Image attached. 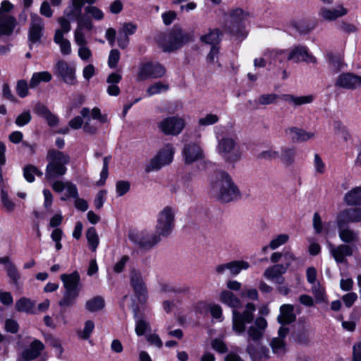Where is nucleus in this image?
I'll list each match as a JSON object with an SVG mask.
<instances>
[{
  "label": "nucleus",
  "mask_w": 361,
  "mask_h": 361,
  "mask_svg": "<svg viewBox=\"0 0 361 361\" xmlns=\"http://www.w3.org/2000/svg\"><path fill=\"white\" fill-rule=\"evenodd\" d=\"M220 300L233 308V330L238 334H241L245 331V325L254 320V312L256 310L253 303H247L245 310L243 312L236 309L241 307V302L232 292L225 290L220 294Z\"/></svg>",
  "instance_id": "f257e3e1"
},
{
  "label": "nucleus",
  "mask_w": 361,
  "mask_h": 361,
  "mask_svg": "<svg viewBox=\"0 0 361 361\" xmlns=\"http://www.w3.org/2000/svg\"><path fill=\"white\" fill-rule=\"evenodd\" d=\"M267 327V320L259 317L255 320L254 324L247 329L246 352L249 354L252 361H266L269 358L268 348L259 342L264 336Z\"/></svg>",
  "instance_id": "f03ea898"
},
{
  "label": "nucleus",
  "mask_w": 361,
  "mask_h": 361,
  "mask_svg": "<svg viewBox=\"0 0 361 361\" xmlns=\"http://www.w3.org/2000/svg\"><path fill=\"white\" fill-rule=\"evenodd\" d=\"M211 195L221 202L227 203L238 200L241 195L231 177L224 171L220 172L212 184Z\"/></svg>",
  "instance_id": "7ed1b4c3"
},
{
  "label": "nucleus",
  "mask_w": 361,
  "mask_h": 361,
  "mask_svg": "<svg viewBox=\"0 0 361 361\" xmlns=\"http://www.w3.org/2000/svg\"><path fill=\"white\" fill-rule=\"evenodd\" d=\"M48 164L46 167L45 178L54 180L63 176L67 171L66 165L70 163L71 158L68 154L55 149L47 152L46 157Z\"/></svg>",
  "instance_id": "20e7f679"
},
{
  "label": "nucleus",
  "mask_w": 361,
  "mask_h": 361,
  "mask_svg": "<svg viewBox=\"0 0 361 361\" xmlns=\"http://www.w3.org/2000/svg\"><path fill=\"white\" fill-rule=\"evenodd\" d=\"M192 33L186 32L180 27H174L168 35H161L157 39V44L164 52H171L180 49L184 44L193 41Z\"/></svg>",
  "instance_id": "39448f33"
},
{
  "label": "nucleus",
  "mask_w": 361,
  "mask_h": 361,
  "mask_svg": "<svg viewBox=\"0 0 361 361\" xmlns=\"http://www.w3.org/2000/svg\"><path fill=\"white\" fill-rule=\"evenodd\" d=\"M281 99L286 102H288L289 104H293L294 106L310 104L313 101V96L312 95H306V96H300L296 97L293 94H285L281 96L275 94V93H269V94H262L259 96L257 100L253 102L249 101L250 104H253L255 108H258L259 105H270L276 104L278 99Z\"/></svg>",
  "instance_id": "423d86ee"
},
{
  "label": "nucleus",
  "mask_w": 361,
  "mask_h": 361,
  "mask_svg": "<svg viewBox=\"0 0 361 361\" xmlns=\"http://www.w3.org/2000/svg\"><path fill=\"white\" fill-rule=\"evenodd\" d=\"M216 149L224 160L230 164L236 163L242 157V152L236 137H222L218 142Z\"/></svg>",
  "instance_id": "0eeeda50"
},
{
  "label": "nucleus",
  "mask_w": 361,
  "mask_h": 361,
  "mask_svg": "<svg viewBox=\"0 0 361 361\" xmlns=\"http://www.w3.org/2000/svg\"><path fill=\"white\" fill-rule=\"evenodd\" d=\"M128 238L135 245L144 251L152 250L161 240V237L156 231L152 232L145 229L130 231Z\"/></svg>",
  "instance_id": "6e6552de"
},
{
  "label": "nucleus",
  "mask_w": 361,
  "mask_h": 361,
  "mask_svg": "<svg viewBox=\"0 0 361 361\" xmlns=\"http://www.w3.org/2000/svg\"><path fill=\"white\" fill-rule=\"evenodd\" d=\"M175 225V212L166 206L158 214L155 231L161 238H168L172 233Z\"/></svg>",
  "instance_id": "1a4fd4ad"
},
{
  "label": "nucleus",
  "mask_w": 361,
  "mask_h": 361,
  "mask_svg": "<svg viewBox=\"0 0 361 361\" xmlns=\"http://www.w3.org/2000/svg\"><path fill=\"white\" fill-rule=\"evenodd\" d=\"M166 73V67L159 62L152 61L143 62L139 65L137 81L161 78Z\"/></svg>",
  "instance_id": "9d476101"
},
{
  "label": "nucleus",
  "mask_w": 361,
  "mask_h": 361,
  "mask_svg": "<svg viewBox=\"0 0 361 361\" xmlns=\"http://www.w3.org/2000/svg\"><path fill=\"white\" fill-rule=\"evenodd\" d=\"M174 154V148L171 144L166 145L157 154L150 159L146 166V172L158 171L163 166L172 162Z\"/></svg>",
  "instance_id": "9b49d317"
},
{
  "label": "nucleus",
  "mask_w": 361,
  "mask_h": 361,
  "mask_svg": "<svg viewBox=\"0 0 361 361\" xmlns=\"http://www.w3.org/2000/svg\"><path fill=\"white\" fill-rule=\"evenodd\" d=\"M159 129L166 135H178L185 127L184 120L178 116H169L157 123Z\"/></svg>",
  "instance_id": "f8f14e48"
},
{
  "label": "nucleus",
  "mask_w": 361,
  "mask_h": 361,
  "mask_svg": "<svg viewBox=\"0 0 361 361\" xmlns=\"http://www.w3.org/2000/svg\"><path fill=\"white\" fill-rule=\"evenodd\" d=\"M44 23L42 18L36 13L30 14V25L28 30V42L30 49L35 44H39L43 36Z\"/></svg>",
  "instance_id": "ddd939ff"
},
{
  "label": "nucleus",
  "mask_w": 361,
  "mask_h": 361,
  "mask_svg": "<svg viewBox=\"0 0 361 361\" xmlns=\"http://www.w3.org/2000/svg\"><path fill=\"white\" fill-rule=\"evenodd\" d=\"M53 72L66 84L73 85L76 83L75 68L64 60H59L56 63Z\"/></svg>",
  "instance_id": "4468645a"
},
{
  "label": "nucleus",
  "mask_w": 361,
  "mask_h": 361,
  "mask_svg": "<svg viewBox=\"0 0 361 361\" xmlns=\"http://www.w3.org/2000/svg\"><path fill=\"white\" fill-rule=\"evenodd\" d=\"M44 348L45 346L41 341L33 339L22 351L20 358L24 361H46V356L40 357Z\"/></svg>",
  "instance_id": "2eb2a0df"
},
{
  "label": "nucleus",
  "mask_w": 361,
  "mask_h": 361,
  "mask_svg": "<svg viewBox=\"0 0 361 361\" xmlns=\"http://www.w3.org/2000/svg\"><path fill=\"white\" fill-rule=\"evenodd\" d=\"M130 284L139 302H145L147 295V290L142 273L139 270L132 269L130 271Z\"/></svg>",
  "instance_id": "dca6fc26"
},
{
  "label": "nucleus",
  "mask_w": 361,
  "mask_h": 361,
  "mask_svg": "<svg viewBox=\"0 0 361 361\" xmlns=\"http://www.w3.org/2000/svg\"><path fill=\"white\" fill-rule=\"evenodd\" d=\"M361 221V207L345 209L339 212L336 217L338 228L344 227L350 223Z\"/></svg>",
  "instance_id": "f3484780"
},
{
  "label": "nucleus",
  "mask_w": 361,
  "mask_h": 361,
  "mask_svg": "<svg viewBox=\"0 0 361 361\" xmlns=\"http://www.w3.org/2000/svg\"><path fill=\"white\" fill-rule=\"evenodd\" d=\"M328 248L331 255L337 263L346 262V257H350L353 254L354 246L348 244H340L337 246L331 242L327 243Z\"/></svg>",
  "instance_id": "a211bd4d"
},
{
  "label": "nucleus",
  "mask_w": 361,
  "mask_h": 361,
  "mask_svg": "<svg viewBox=\"0 0 361 361\" xmlns=\"http://www.w3.org/2000/svg\"><path fill=\"white\" fill-rule=\"evenodd\" d=\"M287 60L294 63L306 62L309 63H317V59L308 51L305 46H297L291 49L287 56Z\"/></svg>",
  "instance_id": "6ab92c4d"
},
{
  "label": "nucleus",
  "mask_w": 361,
  "mask_h": 361,
  "mask_svg": "<svg viewBox=\"0 0 361 361\" xmlns=\"http://www.w3.org/2000/svg\"><path fill=\"white\" fill-rule=\"evenodd\" d=\"M335 86L347 90H354L361 86V76L351 73H341L338 76Z\"/></svg>",
  "instance_id": "aec40b11"
},
{
  "label": "nucleus",
  "mask_w": 361,
  "mask_h": 361,
  "mask_svg": "<svg viewBox=\"0 0 361 361\" xmlns=\"http://www.w3.org/2000/svg\"><path fill=\"white\" fill-rule=\"evenodd\" d=\"M347 13L348 10L342 5H340L335 8H329L322 6L320 8L318 15L324 20L334 21L337 18L346 15Z\"/></svg>",
  "instance_id": "412c9836"
},
{
  "label": "nucleus",
  "mask_w": 361,
  "mask_h": 361,
  "mask_svg": "<svg viewBox=\"0 0 361 361\" xmlns=\"http://www.w3.org/2000/svg\"><path fill=\"white\" fill-rule=\"evenodd\" d=\"M16 25V18L0 9V36L11 35Z\"/></svg>",
  "instance_id": "4be33fe9"
},
{
  "label": "nucleus",
  "mask_w": 361,
  "mask_h": 361,
  "mask_svg": "<svg viewBox=\"0 0 361 361\" xmlns=\"http://www.w3.org/2000/svg\"><path fill=\"white\" fill-rule=\"evenodd\" d=\"M183 154L185 163L191 164L203 157V151L197 145L189 143L184 146Z\"/></svg>",
  "instance_id": "5701e85b"
},
{
  "label": "nucleus",
  "mask_w": 361,
  "mask_h": 361,
  "mask_svg": "<svg viewBox=\"0 0 361 361\" xmlns=\"http://www.w3.org/2000/svg\"><path fill=\"white\" fill-rule=\"evenodd\" d=\"M61 279L63 283L65 290L77 292L79 293L80 275L78 271H73L70 274H63Z\"/></svg>",
  "instance_id": "b1692460"
},
{
  "label": "nucleus",
  "mask_w": 361,
  "mask_h": 361,
  "mask_svg": "<svg viewBox=\"0 0 361 361\" xmlns=\"http://www.w3.org/2000/svg\"><path fill=\"white\" fill-rule=\"evenodd\" d=\"M296 316L294 313V307L290 304H284L280 307V314L277 321L281 325H287L294 322Z\"/></svg>",
  "instance_id": "393cba45"
},
{
  "label": "nucleus",
  "mask_w": 361,
  "mask_h": 361,
  "mask_svg": "<svg viewBox=\"0 0 361 361\" xmlns=\"http://www.w3.org/2000/svg\"><path fill=\"white\" fill-rule=\"evenodd\" d=\"M286 135L290 136V138L294 142H305L308 140L314 137V133L312 132H307L303 129L297 127H291L285 130Z\"/></svg>",
  "instance_id": "a878e982"
},
{
  "label": "nucleus",
  "mask_w": 361,
  "mask_h": 361,
  "mask_svg": "<svg viewBox=\"0 0 361 361\" xmlns=\"http://www.w3.org/2000/svg\"><path fill=\"white\" fill-rule=\"evenodd\" d=\"M288 54L285 50H268L264 54V56L269 65L276 66L287 59Z\"/></svg>",
  "instance_id": "bb28decb"
},
{
  "label": "nucleus",
  "mask_w": 361,
  "mask_h": 361,
  "mask_svg": "<svg viewBox=\"0 0 361 361\" xmlns=\"http://www.w3.org/2000/svg\"><path fill=\"white\" fill-rule=\"evenodd\" d=\"M338 236L345 244L357 243L360 240L359 232L355 231L349 228H338Z\"/></svg>",
  "instance_id": "cd10ccee"
},
{
  "label": "nucleus",
  "mask_w": 361,
  "mask_h": 361,
  "mask_svg": "<svg viewBox=\"0 0 361 361\" xmlns=\"http://www.w3.org/2000/svg\"><path fill=\"white\" fill-rule=\"evenodd\" d=\"M222 32L219 29L210 30L207 34L200 37V41L211 45V47H219L221 41Z\"/></svg>",
  "instance_id": "c85d7f7f"
},
{
  "label": "nucleus",
  "mask_w": 361,
  "mask_h": 361,
  "mask_svg": "<svg viewBox=\"0 0 361 361\" xmlns=\"http://www.w3.org/2000/svg\"><path fill=\"white\" fill-rule=\"evenodd\" d=\"M54 41L60 47L61 52L63 55H69L71 53V44L68 39L63 37V32L61 30H56L54 37Z\"/></svg>",
  "instance_id": "c756f323"
},
{
  "label": "nucleus",
  "mask_w": 361,
  "mask_h": 361,
  "mask_svg": "<svg viewBox=\"0 0 361 361\" xmlns=\"http://www.w3.org/2000/svg\"><path fill=\"white\" fill-rule=\"evenodd\" d=\"M343 200L350 206L361 205V186L355 187L346 192Z\"/></svg>",
  "instance_id": "7c9ffc66"
},
{
  "label": "nucleus",
  "mask_w": 361,
  "mask_h": 361,
  "mask_svg": "<svg viewBox=\"0 0 361 361\" xmlns=\"http://www.w3.org/2000/svg\"><path fill=\"white\" fill-rule=\"evenodd\" d=\"M16 310L18 312H23L27 314H35V302L27 298H21L18 300L15 305Z\"/></svg>",
  "instance_id": "2f4dec72"
},
{
  "label": "nucleus",
  "mask_w": 361,
  "mask_h": 361,
  "mask_svg": "<svg viewBox=\"0 0 361 361\" xmlns=\"http://www.w3.org/2000/svg\"><path fill=\"white\" fill-rule=\"evenodd\" d=\"M287 271V267L282 264H277L268 267L264 272V276L271 281H274L276 277L285 274Z\"/></svg>",
  "instance_id": "473e14b6"
},
{
  "label": "nucleus",
  "mask_w": 361,
  "mask_h": 361,
  "mask_svg": "<svg viewBox=\"0 0 361 361\" xmlns=\"http://www.w3.org/2000/svg\"><path fill=\"white\" fill-rule=\"evenodd\" d=\"M326 59L335 73L340 71L344 66L343 59L338 54L329 51L326 54Z\"/></svg>",
  "instance_id": "72a5a7b5"
},
{
  "label": "nucleus",
  "mask_w": 361,
  "mask_h": 361,
  "mask_svg": "<svg viewBox=\"0 0 361 361\" xmlns=\"http://www.w3.org/2000/svg\"><path fill=\"white\" fill-rule=\"evenodd\" d=\"M52 79L51 74L48 71L37 72L32 74L30 80V87L35 88L41 82H49Z\"/></svg>",
  "instance_id": "f704fd0d"
},
{
  "label": "nucleus",
  "mask_w": 361,
  "mask_h": 361,
  "mask_svg": "<svg viewBox=\"0 0 361 361\" xmlns=\"http://www.w3.org/2000/svg\"><path fill=\"white\" fill-rule=\"evenodd\" d=\"M104 307V300L101 296H95L85 302V308L90 312L102 310Z\"/></svg>",
  "instance_id": "c9c22d12"
},
{
  "label": "nucleus",
  "mask_w": 361,
  "mask_h": 361,
  "mask_svg": "<svg viewBox=\"0 0 361 361\" xmlns=\"http://www.w3.org/2000/svg\"><path fill=\"white\" fill-rule=\"evenodd\" d=\"M295 150L293 148H283L280 153V160L286 166H291L295 161Z\"/></svg>",
  "instance_id": "e433bc0d"
},
{
  "label": "nucleus",
  "mask_w": 361,
  "mask_h": 361,
  "mask_svg": "<svg viewBox=\"0 0 361 361\" xmlns=\"http://www.w3.org/2000/svg\"><path fill=\"white\" fill-rule=\"evenodd\" d=\"M86 238L91 250L93 252L96 251L99 245V239L95 228L90 227L87 229L86 231Z\"/></svg>",
  "instance_id": "4c0bfd02"
},
{
  "label": "nucleus",
  "mask_w": 361,
  "mask_h": 361,
  "mask_svg": "<svg viewBox=\"0 0 361 361\" xmlns=\"http://www.w3.org/2000/svg\"><path fill=\"white\" fill-rule=\"evenodd\" d=\"M77 292L65 290L63 298L59 302V305L63 308L72 306L78 296Z\"/></svg>",
  "instance_id": "58836bf2"
},
{
  "label": "nucleus",
  "mask_w": 361,
  "mask_h": 361,
  "mask_svg": "<svg viewBox=\"0 0 361 361\" xmlns=\"http://www.w3.org/2000/svg\"><path fill=\"white\" fill-rule=\"evenodd\" d=\"M35 175L42 176V172L32 164L27 165L23 168V176L27 181L30 183L33 182L35 180Z\"/></svg>",
  "instance_id": "ea45409f"
},
{
  "label": "nucleus",
  "mask_w": 361,
  "mask_h": 361,
  "mask_svg": "<svg viewBox=\"0 0 361 361\" xmlns=\"http://www.w3.org/2000/svg\"><path fill=\"white\" fill-rule=\"evenodd\" d=\"M250 267V264L244 260H234L231 262V276L238 275L242 270H246Z\"/></svg>",
  "instance_id": "a19ab883"
},
{
  "label": "nucleus",
  "mask_w": 361,
  "mask_h": 361,
  "mask_svg": "<svg viewBox=\"0 0 361 361\" xmlns=\"http://www.w3.org/2000/svg\"><path fill=\"white\" fill-rule=\"evenodd\" d=\"M169 88V85L168 84H165L161 82H157L148 87L147 94L148 96H152L162 92L167 91Z\"/></svg>",
  "instance_id": "79ce46f5"
},
{
  "label": "nucleus",
  "mask_w": 361,
  "mask_h": 361,
  "mask_svg": "<svg viewBox=\"0 0 361 361\" xmlns=\"http://www.w3.org/2000/svg\"><path fill=\"white\" fill-rule=\"evenodd\" d=\"M270 345L274 353L279 355H283L285 353V343L281 338H274L271 340Z\"/></svg>",
  "instance_id": "37998d69"
},
{
  "label": "nucleus",
  "mask_w": 361,
  "mask_h": 361,
  "mask_svg": "<svg viewBox=\"0 0 361 361\" xmlns=\"http://www.w3.org/2000/svg\"><path fill=\"white\" fill-rule=\"evenodd\" d=\"M280 157V152L272 148L267 150L261 152L258 155L257 158L259 159H264L266 161H273L279 159Z\"/></svg>",
  "instance_id": "c03bdc74"
},
{
  "label": "nucleus",
  "mask_w": 361,
  "mask_h": 361,
  "mask_svg": "<svg viewBox=\"0 0 361 361\" xmlns=\"http://www.w3.org/2000/svg\"><path fill=\"white\" fill-rule=\"evenodd\" d=\"M230 16L232 20V23L238 25V24L241 23L246 18L247 14L245 13L243 9L238 8L230 12Z\"/></svg>",
  "instance_id": "a18cd8bd"
},
{
  "label": "nucleus",
  "mask_w": 361,
  "mask_h": 361,
  "mask_svg": "<svg viewBox=\"0 0 361 361\" xmlns=\"http://www.w3.org/2000/svg\"><path fill=\"white\" fill-rule=\"evenodd\" d=\"M77 20V27L76 29H79L80 30H83L86 29L87 30H91L93 27L91 20L89 18H82L81 16H73Z\"/></svg>",
  "instance_id": "49530a36"
},
{
  "label": "nucleus",
  "mask_w": 361,
  "mask_h": 361,
  "mask_svg": "<svg viewBox=\"0 0 361 361\" xmlns=\"http://www.w3.org/2000/svg\"><path fill=\"white\" fill-rule=\"evenodd\" d=\"M72 8L69 13H67L68 18H72L73 16H80L81 14L82 7L84 5V0H71Z\"/></svg>",
  "instance_id": "de8ad7c7"
},
{
  "label": "nucleus",
  "mask_w": 361,
  "mask_h": 361,
  "mask_svg": "<svg viewBox=\"0 0 361 361\" xmlns=\"http://www.w3.org/2000/svg\"><path fill=\"white\" fill-rule=\"evenodd\" d=\"M219 47H211L209 52L208 53L206 60L209 63H216L219 67H221V65L218 61V57L219 54Z\"/></svg>",
  "instance_id": "09e8293b"
},
{
  "label": "nucleus",
  "mask_w": 361,
  "mask_h": 361,
  "mask_svg": "<svg viewBox=\"0 0 361 361\" xmlns=\"http://www.w3.org/2000/svg\"><path fill=\"white\" fill-rule=\"evenodd\" d=\"M288 239H289V237L287 234H280L270 241L269 247L271 250H275L277 247H279V246L287 243Z\"/></svg>",
  "instance_id": "8fccbe9b"
},
{
  "label": "nucleus",
  "mask_w": 361,
  "mask_h": 361,
  "mask_svg": "<svg viewBox=\"0 0 361 361\" xmlns=\"http://www.w3.org/2000/svg\"><path fill=\"white\" fill-rule=\"evenodd\" d=\"M94 329V324L91 320H87L85 323L84 329L82 331L79 332L78 335L82 339L87 340L90 338L92 332Z\"/></svg>",
  "instance_id": "3c124183"
},
{
  "label": "nucleus",
  "mask_w": 361,
  "mask_h": 361,
  "mask_svg": "<svg viewBox=\"0 0 361 361\" xmlns=\"http://www.w3.org/2000/svg\"><path fill=\"white\" fill-rule=\"evenodd\" d=\"M219 120L216 114H208L198 121L200 126H207L216 123Z\"/></svg>",
  "instance_id": "603ef678"
},
{
  "label": "nucleus",
  "mask_w": 361,
  "mask_h": 361,
  "mask_svg": "<svg viewBox=\"0 0 361 361\" xmlns=\"http://www.w3.org/2000/svg\"><path fill=\"white\" fill-rule=\"evenodd\" d=\"M1 200L4 209L7 212L13 211L15 204L8 198V194L4 190H1Z\"/></svg>",
  "instance_id": "864d4df0"
},
{
  "label": "nucleus",
  "mask_w": 361,
  "mask_h": 361,
  "mask_svg": "<svg viewBox=\"0 0 361 361\" xmlns=\"http://www.w3.org/2000/svg\"><path fill=\"white\" fill-rule=\"evenodd\" d=\"M16 92L18 95L24 98L28 94L27 82L25 80H20L16 85Z\"/></svg>",
  "instance_id": "5fc2aeb1"
},
{
  "label": "nucleus",
  "mask_w": 361,
  "mask_h": 361,
  "mask_svg": "<svg viewBox=\"0 0 361 361\" xmlns=\"http://www.w3.org/2000/svg\"><path fill=\"white\" fill-rule=\"evenodd\" d=\"M130 183L126 180H118L116 184L118 196H123L130 190Z\"/></svg>",
  "instance_id": "6e6d98bb"
},
{
  "label": "nucleus",
  "mask_w": 361,
  "mask_h": 361,
  "mask_svg": "<svg viewBox=\"0 0 361 361\" xmlns=\"http://www.w3.org/2000/svg\"><path fill=\"white\" fill-rule=\"evenodd\" d=\"M120 59V52L118 49L111 50L108 59V65L111 68H114L117 66L118 62Z\"/></svg>",
  "instance_id": "4d7b16f0"
},
{
  "label": "nucleus",
  "mask_w": 361,
  "mask_h": 361,
  "mask_svg": "<svg viewBox=\"0 0 361 361\" xmlns=\"http://www.w3.org/2000/svg\"><path fill=\"white\" fill-rule=\"evenodd\" d=\"M32 116L29 111H26L20 114L16 119V124L18 126H24L30 123Z\"/></svg>",
  "instance_id": "13d9d810"
},
{
  "label": "nucleus",
  "mask_w": 361,
  "mask_h": 361,
  "mask_svg": "<svg viewBox=\"0 0 361 361\" xmlns=\"http://www.w3.org/2000/svg\"><path fill=\"white\" fill-rule=\"evenodd\" d=\"M312 226L316 233L319 234L322 232L323 223L318 212H315L313 215Z\"/></svg>",
  "instance_id": "bf43d9fd"
},
{
  "label": "nucleus",
  "mask_w": 361,
  "mask_h": 361,
  "mask_svg": "<svg viewBox=\"0 0 361 361\" xmlns=\"http://www.w3.org/2000/svg\"><path fill=\"white\" fill-rule=\"evenodd\" d=\"M148 329H149V325L146 321L143 319L136 321L135 332L137 336H142Z\"/></svg>",
  "instance_id": "052dcab7"
},
{
  "label": "nucleus",
  "mask_w": 361,
  "mask_h": 361,
  "mask_svg": "<svg viewBox=\"0 0 361 361\" xmlns=\"http://www.w3.org/2000/svg\"><path fill=\"white\" fill-rule=\"evenodd\" d=\"M87 13H90L92 17L97 20H100L104 18L103 12L96 6H88L85 8Z\"/></svg>",
  "instance_id": "680f3d73"
},
{
  "label": "nucleus",
  "mask_w": 361,
  "mask_h": 361,
  "mask_svg": "<svg viewBox=\"0 0 361 361\" xmlns=\"http://www.w3.org/2000/svg\"><path fill=\"white\" fill-rule=\"evenodd\" d=\"M212 347L214 350L220 353H225L228 350L226 343L218 338H215L212 341Z\"/></svg>",
  "instance_id": "e2e57ef3"
},
{
  "label": "nucleus",
  "mask_w": 361,
  "mask_h": 361,
  "mask_svg": "<svg viewBox=\"0 0 361 361\" xmlns=\"http://www.w3.org/2000/svg\"><path fill=\"white\" fill-rule=\"evenodd\" d=\"M314 166L317 173L323 174L325 172V164L318 154H314Z\"/></svg>",
  "instance_id": "0e129e2a"
},
{
  "label": "nucleus",
  "mask_w": 361,
  "mask_h": 361,
  "mask_svg": "<svg viewBox=\"0 0 361 361\" xmlns=\"http://www.w3.org/2000/svg\"><path fill=\"white\" fill-rule=\"evenodd\" d=\"M91 116L93 119L97 120L101 123L108 121L107 116L103 115L98 107H94L91 111Z\"/></svg>",
  "instance_id": "69168bd1"
},
{
  "label": "nucleus",
  "mask_w": 361,
  "mask_h": 361,
  "mask_svg": "<svg viewBox=\"0 0 361 361\" xmlns=\"http://www.w3.org/2000/svg\"><path fill=\"white\" fill-rule=\"evenodd\" d=\"M295 339L299 343L307 344L310 339L308 331L305 329L298 331L296 334Z\"/></svg>",
  "instance_id": "338daca9"
},
{
  "label": "nucleus",
  "mask_w": 361,
  "mask_h": 361,
  "mask_svg": "<svg viewBox=\"0 0 361 361\" xmlns=\"http://www.w3.org/2000/svg\"><path fill=\"white\" fill-rule=\"evenodd\" d=\"M137 26L133 23H126L123 25L121 30L119 32H122L123 35L128 37L135 32Z\"/></svg>",
  "instance_id": "774afa93"
}]
</instances>
